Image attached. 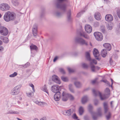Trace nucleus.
<instances>
[{"mask_svg": "<svg viewBox=\"0 0 120 120\" xmlns=\"http://www.w3.org/2000/svg\"><path fill=\"white\" fill-rule=\"evenodd\" d=\"M68 0H57L55 3L56 7L65 12L68 6Z\"/></svg>", "mask_w": 120, "mask_h": 120, "instance_id": "obj_1", "label": "nucleus"}, {"mask_svg": "<svg viewBox=\"0 0 120 120\" xmlns=\"http://www.w3.org/2000/svg\"><path fill=\"white\" fill-rule=\"evenodd\" d=\"M15 15L14 12H11L10 11H8L4 15V19L7 22H8L11 21H13L15 18Z\"/></svg>", "mask_w": 120, "mask_h": 120, "instance_id": "obj_2", "label": "nucleus"}, {"mask_svg": "<svg viewBox=\"0 0 120 120\" xmlns=\"http://www.w3.org/2000/svg\"><path fill=\"white\" fill-rule=\"evenodd\" d=\"M75 40L76 43L81 45H85L86 46L88 45L87 42L81 37H76L75 38Z\"/></svg>", "mask_w": 120, "mask_h": 120, "instance_id": "obj_3", "label": "nucleus"}, {"mask_svg": "<svg viewBox=\"0 0 120 120\" xmlns=\"http://www.w3.org/2000/svg\"><path fill=\"white\" fill-rule=\"evenodd\" d=\"M21 86V85L20 84L14 88L11 91V94L12 95H18L19 93L20 89Z\"/></svg>", "mask_w": 120, "mask_h": 120, "instance_id": "obj_4", "label": "nucleus"}, {"mask_svg": "<svg viewBox=\"0 0 120 120\" xmlns=\"http://www.w3.org/2000/svg\"><path fill=\"white\" fill-rule=\"evenodd\" d=\"M61 86H59L57 85H54L52 86L51 88L52 91L54 93H57V92H60L62 93L61 91L62 89L61 88Z\"/></svg>", "mask_w": 120, "mask_h": 120, "instance_id": "obj_5", "label": "nucleus"}, {"mask_svg": "<svg viewBox=\"0 0 120 120\" xmlns=\"http://www.w3.org/2000/svg\"><path fill=\"white\" fill-rule=\"evenodd\" d=\"M94 35L96 39L98 41H101L103 39L102 34L100 32H96L94 33Z\"/></svg>", "mask_w": 120, "mask_h": 120, "instance_id": "obj_6", "label": "nucleus"}, {"mask_svg": "<svg viewBox=\"0 0 120 120\" xmlns=\"http://www.w3.org/2000/svg\"><path fill=\"white\" fill-rule=\"evenodd\" d=\"M93 93L94 96H97L98 95L101 99V100H103L106 98L105 95L102 96L101 93L98 90L96 91L95 90H93Z\"/></svg>", "mask_w": 120, "mask_h": 120, "instance_id": "obj_7", "label": "nucleus"}, {"mask_svg": "<svg viewBox=\"0 0 120 120\" xmlns=\"http://www.w3.org/2000/svg\"><path fill=\"white\" fill-rule=\"evenodd\" d=\"M8 33V30L4 26H0V34L2 35L6 36Z\"/></svg>", "mask_w": 120, "mask_h": 120, "instance_id": "obj_8", "label": "nucleus"}, {"mask_svg": "<svg viewBox=\"0 0 120 120\" xmlns=\"http://www.w3.org/2000/svg\"><path fill=\"white\" fill-rule=\"evenodd\" d=\"M10 8V6L7 4L2 3L0 5V8L3 11L8 10Z\"/></svg>", "mask_w": 120, "mask_h": 120, "instance_id": "obj_9", "label": "nucleus"}, {"mask_svg": "<svg viewBox=\"0 0 120 120\" xmlns=\"http://www.w3.org/2000/svg\"><path fill=\"white\" fill-rule=\"evenodd\" d=\"M52 80L58 84H60L61 82L58 76L55 75H54L52 76Z\"/></svg>", "mask_w": 120, "mask_h": 120, "instance_id": "obj_10", "label": "nucleus"}, {"mask_svg": "<svg viewBox=\"0 0 120 120\" xmlns=\"http://www.w3.org/2000/svg\"><path fill=\"white\" fill-rule=\"evenodd\" d=\"M61 93L60 92L56 93L54 96V99L55 101H58L60 100L61 97Z\"/></svg>", "mask_w": 120, "mask_h": 120, "instance_id": "obj_11", "label": "nucleus"}, {"mask_svg": "<svg viewBox=\"0 0 120 120\" xmlns=\"http://www.w3.org/2000/svg\"><path fill=\"white\" fill-rule=\"evenodd\" d=\"M79 34L80 37H83L86 39H89V36L84 32H82L80 31L79 33Z\"/></svg>", "mask_w": 120, "mask_h": 120, "instance_id": "obj_12", "label": "nucleus"}, {"mask_svg": "<svg viewBox=\"0 0 120 120\" xmlns=\"http://www.w3.org/2000/svg\"><path fill=\"white\" fill-rule=\"evenodd\" d=\"M85 29L86 32L89 34L91 33L92 31V27L89 25H86L85 26Z\"/></svg>", "mask_w": 120, "mask_h": 120, "instance_id": "obj_13", "label": "nucleus"}, {"mask_svg": "<svg viewBox=\"0 0 120 120\" xmlns=\"http://www.w3.org/2000/svg\"><path fill=\"white\" fill-rule=\"evenodd\" d=\"M62 99L64 101H66L68 100V95H67L68 93H66L64 91H62Z\"/></svg>", "mask_w": 120, "mask_h": 120, "instance_id": "obj_14", "label": "nucleus"}, {"mask_svg": "<svg viewBox=\"0 0 120 120\" xmlns=\"http://www.w3.org/2000/svg\"><path fill=\"white\" fill-rule=\"evenodd\" d=\"M32 30L34 36H36L37 35V25L36 24H35L34 25Z\"/></svg>", "mask_w": 120, "mask_h": 120, "instance_id": "obj_15", "label": "nucleus"}, {"mask_svg": "<svg viewBox=\"0 0 120 120\" xmlns=\"http://www.w3.org/2000/svg\"><path fill=\"white\" fill-rule=\"evenodd\" d=\"M106 20L108 22L112 21L113 20V17L111 14H108L106 15L105 17Z\"/></svg>", "mask_w": 120, "mask_h": 120, "instance_id": "obj_16", "label": "nucleus"}, {"mask_svg": "<svg viewBox=\"0 0 120 120\" xmlns=\"http://www.w3.org/2000/svg\"><path fill=\"white\" fill-rule=\"evenodd\" d=\"M103 46L105 48L106 50L108 51H110L111 49V45L108 43H105L103 45Z\"/></svg>", "mask_w": 120, "mask_h": 120, "instance_id": "obj_17", "label": "nucleus"}, {"mask_svg": "<svg viewBox=\"0 0 120 120\" xmlns=\"http://www.w3.org/2000/svg\"><path fill=\"white\" fill-rule=\"evenodd\" d=\"M67 19L68 21L69 22L71 21L72 19L71 18V11L69 10L68 11L67 13Z\"/></svg>", "mask_w": 120, "mask_h": 120, "instance_id": "obj_18", "label": "nucleus"}, {"mask_svg": "<svg viewBox=\"0 0 120 120\" xmlns=\"http://www.w3.org/2000/svg\"><path fill=\"white\" fill-rule=\"evenodd\" d=\"M103 106L104 110V112L105 113H106L108 110V106L107 103L106 102H104Z\"/></svg>", "mask_w": 120, "mask_h": 120, "instance_id": "obj_19", "label": "nucleus"}, {"mask_svg": "<svg viewBox=\"0 0 120 120\" xmlns=\"http://www.w3.org/2000/svg\"><path fill=\"white\" fill-rule=\"evenodd\" d=\"M71 109H69L68 110H64L63 112V114L64 115H67L68 116H70L71 115Z\"/></svg>", "mask_w": 120, "mask_h": 120, "instance_id": "obj_20", "label": "nucleus"}, {"mask_svg": "<svg viewBox=\"0 0 120 120\" xmlns=\"http://www.w3.org/2000/svg\"><path fill=\"white\" fill-rule=\"evenodd\" d=\"M31 53L32 52V51L33 50H34L36 51H37L38 49V47L36 45L32 44L30 46Z\"/></svg>", "mask_w": 120, "mask_h": 120, "instance_id": "obj_21", "label": "nucleus"}, {"mask_svg": "<svg viewBox=\"0 0 120 120\" xmlns=\"http://www.w3.org/2000/svg\"><path fill=\"white\" fill-rule=\"evenodd\" d=\"M94 17L97 20H99L101 19V17L100 13L98 12H96L94 15Z\"/></svg>", "mask_w": 120, "mask_h": 120, "instance_id": "obj_22", "label": "nucleus"}, {"mask_svg": "<svg viewBox=\"0 0 120 120\" xmlns=\"http://www.w3.org/2000/svg\"><path fill=\"white\" fill-rule=\"evenodd\" d=\"M86 57L88 61H91L92 59L90 56V53L88 52H86Z\"/></svg>", "mask_w": 120, "mask_h": 120, "instance_id": "obj_23", "label": "nucleus"}, {"mask_svg": "<svg viewBox=\"0 0 120 120\" xmlns=\"http://www.w3.org/2000/svg\"><path fill=\"white\" fill-rule=\"evenodd\" d=\"M88 109L89 112L91 114H94V112L93 111V107L91 104H90L89 105Z\"/></svg>", "mask_w": 120, "mask_h": 120, "instance_id": "obj_24", "label": "nucleus"}, {"mask_svg": "<svg viewBox=\"0 0 120 120\" xmlns=\"http://www.w3.org/2000/svg\"><path fill=\"white\" fill-rule=\"evenodd\" d=\"M113 24L112 23L110 22L107 24L106 27L108 30H111L113 28Z\"/></svg>", "mask_w": 120, "mask_h": 120, "instance_id": "obj_25", "label": "nucleus"}, {"mask_svg": "<svg viewBox=\"0 0 120 120\" xmlns=\"http://www.w3.org/2000/svg\"><path fill=\"white\" fill-rule=\"evenodd\" d=\"M74 84L76 87L78 88H79L82 87V84L80 82L76 81L74 82Z\"/></svg>", "mask_w": 120, "mask_h": 120, "instance_id": "obj_26", "label": "nucleus"}, {"mask_svg": "<svg viewBox=\"0 0 120 120\" xmlns=\"http://www.w3.org/2000/svg\"><path fill=\"white\" fill-rule=\"evenodd\" d=\"M12 3L14 6H18L19 4V0H12Z\"/></svg>", "mask_w": 120, "mask_h": 120, "instance_id": "obj_27", "label": "nucleus"}, {"mask_svg": "<svg viewBox=\"0 0 120 120\" xmlns=\"http://www.w3.org/2000/svg\"><path fill=\"white\" fill-rule=\"evenodd\" d=\"M101 55L103 57H105L107 54V52L105 49H103L101 52Z\"/></svg>", "mask_w": 120, "mask_h": 120, "instance_id": "obj_28", "label": "nucleus"}, {"mask_svg": "<svg viewBox=\"0 0 120 120\" xmlns=\"http://www.w3.org/2000/svg\"><path fill=\"white\" fill-rule=\"evenodd\" d=\"M87 96H84L82 98V104H84L87 101Z\"/></svg>", "mask_w": 120, "mask_h": 120, "instance_id": "obj_29", "label": "nucleus"}, {"mask_svg": "<svg viewBox=\"0 0 120 120\" xmlns=\"http://www.w3.org/2000/svg\"><path fill=\"white\" fill-rule=\"evenodd\" d=\"M69 89L70 91L73 93H75V91L73 88V85L71 84H70L68 86Z\"/></svg>", "mask_w": 120, "mask_h": 120, "instance_id": "obj_30", "label": "nucleus"}, {"mask_svg": "<svg viewBox=\"0 0 120 120\" xmlns=\"http://www.w3.org/2000/svg\"><path fill=\"white\" fill-rule=\"evenodd\" d=\"M55 15L58 17H60L62 15V13L59 11L56 10L55 11Z\"/></svg>", "mask_w": 120, "mask_h": 120, "instance_id": "obj_31", "label": "nucleus"}, {"mask_svg": "<svg viewBox=\"0 0 120 120\" xmlns=\"http://www.w3.org/2000/svg\"><path fill=\"white\" fill-rule=\"evenodd\" d=\"M30 65V63L29 62H27L24 65H21V66L22 67V68H26Z\"/></svg>", "mask_w": 120, "mask_h": 120, "instance_id": "obj_32", "label": "nucleus"}, {"mask_svg": "<svg viewBox=\"0 0 120 120\" xmlns=\"http://www.w3.org/2000/svg\"><path fill=\"white\" fill-rule=\"evenodd\" d=\"M90 66L92 71L93 72L95 71V66L94 65H92V63L91 62H90Z\"/></svg>", "mask_w": 120, "mask_h": 120, "instance_id": "obj_33", "label": "nucleus"}, {"mask_svg": "<svg viewBox=\"0 0 120 120\" xmlns=\"http://www.w3.org/2000/svg\"><path fill=\"white\" fill-rule=\"evenodd\" d=\"M7 114H19V112L17 111H14L13 110H11L8 111V112L7 113Z\"/></svg>", "mask_w": 120, "mask_h": 120, "instance_id": "obj_34", "label": "nucleus"}, {"mask_svg": "<svg viewBox=\"0 0 120 120\" xmlns=\"http://www.w3.org/2000/svg\"><path fill=\"white\" fill-rule=\"evenodd\" d=\"M98 50L96 48L94 49L93 53L94 56L97 55L98 54Z\"/></svg>", "mask_w": 120, "mask_h": 120, "instance_id": "obj_35", "label": "nucleus"}, {"mask_svg": "<svg viewBox=\"0 0 120 120\" xmlns=\"http://www.w3.org/2000/svg\"><path fill=\"white\" fill-rule=\"evenodd\" d=\"M105 92L107 95H109L110 94V90L108 88H106L105 90Z\"/></svg>", "mask_w": 120, "mask_h": 120, "instance_id": "obj_36", "label": "nucleus"}, {"mask_svg": "<svg viewBox=\"0 0 120 120\" xmlns=\"http://www.w3.org/2000/svg\"><path fill=\"white\" fill-rule=\"evenodd\" d=\"M79 111V114L80 115H82L84 112L83 108L82 106L80 107Z\"/></svg>", "mask_w": 120, "mask_h": 120, "instance_id": "obj_37", "label": "nucleus"}, {"mask_svg": "<svg viewBox=\"0 0 120 120\" xmlns=\"http://www.w3.org/2000/svg\"><path fill=\"white\" fill-rule=\"evenodd\" d=\"M42 90L43 91L47 93L48 95H49V93L48 92V90L47 89L45 85L43 87Z\"/></svg>", "mask_w": 120, "mask_h": 120, "instance_id": "obj_38", "label": "nucleus"}, {"mask_svg": "<svg viewBox=\"0 0 120 120\" xmlns=\"http://www.w3.org/2000/svg\"><path fill=\"white\" fill-rule=\"evenodd\" d=\"M85 11L84 10H82L77 15L76 17H80L81 14H82L84 12H85Z\"/></svg>", "mask_w": 120, "mask_h": 120, "instance_id": "obj_39", "label": "nucleus"}, {"mask_svg": "<svg viewBox=\"0 0 120 120\" xmlns=\"http://www.w3.org/2000/svg\"><path fill=\"white\" fill-rule=\"evenodd\" d=\"M68 98H69L71 100H73L74 99L73 96L71 94L68 93Z\"/></svg>", "mask_w": 120, "mask_h": 120, "instance_id": "obj_40", "label": "nucleus"}, {"mask_svg": "<svg viewBox=\"0 0 120 120\" xmlns=\"http://www.w3.org/2000/svg\"><path fill=\"white\" fill-rule=\"evenodd\" d=\"M61 79L64 82H67L68 81V78L65 77L64 76H62L61 77Z\"/></svg>", "mask_w": 120, "mask_h": 120, "instance_id": "obj_41", "label": "nucleus"}, {"mask_svg": "<svg viewBox=\"0 0 120 120\" xmlns=\"http://www.w3.org/2000/svg\"><path fill=\"white\" fill-rule=\"evenodd\" d=\"M36 103L38 104L39 105L41 106H43V105H44L45 103L44 102H38V101L37 103Z\"/></svg>", "mask_w": 120, "mask_h": 120, "instance_id": "obj_42", "label": "nucleus"}, {"mask_svg": "<svg viewBox=\"0 0 120 120\" xmlns=\"http://www.w3.org/2000/svg\"><path fill=\"white\" fill-rule=\"evenodd\" d=\"M3 41L4 43H8L9 42V40L7 37H5L4 38V39Z\"/></svg>", "mask_w": 120, "mask_h": 120, "instance_id": "obj_43", "label": "nucleus"}, {"mask_svg": "<svg viewBox=\"0 0 120 120\" xmlns=\"http://www.w3.org/2000/svg\"><path fill=\"white\" fill-rule=\"evenodd\" d=\"M17 72H15L13 74L10 75H9V77H13L16 76L17 75Z\"/></svg>", "mask_w": 120, "mask_h": 120, "instance_id": "obj_44", "label": "nucleus"}, {"mask_svg": "<svg viewBox=\"0 0 120 120\" xmlns=\"http://www.w3.org/2000/svg\"><path fill=\"white\" fill-rule=\"evenodd\" d=\"M97 113L95 112L93 114H91L92 116L93 119L94 120H96L97 118V116H95L97 114Z\"/></svg>", "mask_w": 120, "mask_h": 120, "instance_id": "obj_45", "label": "nucleus"}, {"mask_svg": "<svg viewBox=\"0 0 120 120\" xmlns=\"http://www.w3.org/2000/svg\"><path fill=\"white\" fill-rule=\"evenodd\" d=\"M82 67L84 68H88V65L85 63H83L82 64Z\"/></svg>", "mask_w": 120, "mask_h": 120, "instance_id": "obj_46", "label": "nucleus"}, {"mask_svg": "<svg viewBox=\"0 0 120 120\" xmlns=\"http://www.w3.org/2000/svg\"><path fill=\"white\" fill-rule=\"evenodd\" d=\"M118 17L120 19V9H118L116 11Z\"/></svg>", "mask_w": 120, "mask_h": 120, "instance_id": "obj_47", "label": "nucleus"}, {"mask_svg": "<svg viewBox=\"0 0 120 120\" xmlns=\"http://www.w3.org/2000/svg\"><path fill=\"white\" fill-rule=\"evenodd\" d=\"M72 117L73 119L75 120L77 119L78 118V117L77 116L76 114L75 113H74L73 114Z\"/></svg>", "mask_w": 120, "mask_h": 120, "instance_id": "obj_48", "label": "nucleus"}, {"mask_svg": "<svg viewBox=\"0 0 120 120\" xmlns=\"http://www.w3.org/2000/svg\"><path fill=\"white\" fill-rule=\"evenodd\" d=\"M84 120H90L89 117L87 115H86L84 116Z\"/></svg>", "mask_w": 120, "mask_h": 120, "instance_id": "obj_49", "label": "nucleus"}, {"mask_svg": "<svg viewBox=\"0 0 120 120\" xmlns=\"http://www.w3.org/2000/svg\"><path fill=\"white\" fill-rule=\"evenodd\" d=\"M106 118L107 120H109L111 117V114L110 112H109L108 114L106 116Z\"/></svg>", "mask_w": 120, "mask_h": 120, "instance_id": "obj_50", "label": "nucleus"}, {"mask_svg": "<svg viewBox=\"0 0 120 120\" xmlns=\"http://www.w3.org/2000/svg\"><path fill=\"white\" fill-rule=\"evenodd\" d=\"M92 61L90 62H91L92 63V65H94L93 63L94 64H97V61L95 59H93L92 60Z\"/></svg>", "mask_w": 120, "mask_h": 120, "instance_id": "obj_51", "label": "nucleus"}, {"mask_svg": "<svg viewBox=\"0 0 120 120\" xmlns=\"http://www.w3.org/2000/svg\"><path fill=\"white\" fill-rule=\"evenodd\" d=\"M59 71L63 74H64L65 72L64 69L62 68H60L59 69Z\"/></svg>", "mask_w": 120, "mask_h": 120, "instance_id": "obj_52", "label": "nucleus"}, {"mask_svg": "<svg viewBox=\"0 0 120 120\" xmlns=\"http://www.w3.org/2000/svg\"><path fill=\"white\" fill-rule=\"evenodd\" d=\"M99 25V23L97 22H95L94 23V26L96 27H97Z\"/></svg>", "mask_w": 120, "mask_h": 120, "instance_id": "obj_53", "label": "nucleus"}, {"mask_svg": "<svg viewBox=\"0 0 120 120\" xmlns=\"http://www.w3.org/2000/svg\"><path fill=\"white\" fill-rule=\"evenodd\" d=\"M94 57L97 60H98V61H100L101 59V58L100 57H99L98 56L96 55L94 56Z\"/></svg>", "mask_w": 120, "mask_h": 120, "instance_id": "obj_54", "label": "nucleus"}, {"mask_svg": "<svg viewBox=\"0 0 120 120\" xmlns=\"http://www.w3.org/2000/svg\"><path fill=\"white\" fill-rule=\"evenodd\" d=\"M98 103V100L96 99H95L94 100V104L95 105H97Z\"/></svg>", "mask_w": 120, "mask_h": 120, "instance_id": "obj_55", "label": "nucleus"}, {"mask_svg": "<svg viewBox=\"0 0 120 120\" xmlns=\"http://www.w3.org/2000/svg\"><path fill=\"white\" fill-rule=\"evenodd\" d=\"M4 50V48L2 46H0V52H3Z\"/></svg>", "mask_w": 120, "mask_h": 120, "instance_id": "obj_56", "label": "nucleus"}, {"mask_svg": "<svg viewBox=\"0 0 120 120\" xmlns=\"http://www.w3.org/2000/svg\"><path fill=\"white\" fill-rule=\"evenodd\" d=\"M44 15V10H42L41 12V13L40 16L41 18Z\"/></svg>", "mask_w": 120, "mask_h": 120, "instance_id": "obj_57", "label": "nucleus"}, {"mask_svg": "<svg viewBox=\"0 0 120 120\" xmlns=\"http://www.w3.org/2000/svg\"><path fill=\"white\" fill-rule=\"evenodd\" d=\"M68 70L69 73H70L73 72L74 71L73 70L71 69L70 68H68Z\"/></svg>", "mask_w": 120, "mask_h": 120, "instance_id": "obj_58", "label": "nucleus"}, {"mask_svg": "<svg viewBox=\"0 0 120 120\" xmlns=\"http://www.w3.org/2000/svg\"><path fill=\"white\" fill-rule=\"evenodd\" d=\"M113 102V101H111L110 102L111 107V108L112 109H113L114 107V106L112 104V103Z\"/></svg>", "mask_w": 120, "mask_h": 120, "instance_id": "obj_59", "label": "nucleus"}, {"mask_svg": "<svg viewBox=\"0 0 120 120\" xmlns=\"http://www.w3.org/2000/svg\"><path fill=\"white\" fill-rule=\"evenodd\" d=\"M58 57L57 56H55L53 60V61L54 62H55L58 59Z\"/></svg>", "mask_w": 120, "mask_h": 120, "instance_id": "obj_60", "label": "nucleus"}, {"mask_svg": "<svg viewBox=\"0 0 120 120\" xmlns=\"http://www.w3.org/2000/svg\"><path fill=\"white\" fill-rule=\"evenodd\" d=\"M32 93V92L31 91V92H30L28 93H27V94L28 97H30L31 96Z\"/></svg>", "mask_w": 120, "mask_h": 120, "instance_id": "obj_61", "label": "nucleus"}, {"mask_svg": "<svg viewBox=\"0 0 120 120\" xmlns=\"http://www.w3.org/2000/svg\"><path fill=\"white\" fill-rule=\"evenodd\" d=\"M88 19L89 20H90V21H91L93 20V18L92 17H89L88 18Z\"/></svg>", "mask_w": 120, "mask_h": 120, "instance_id": "obj_62", "label": "nucleus"}, {"mask_svg": "<svg viewBox=\"0 0 120 120\" xmlns=\"http://www.w3.org/2000/svg\"><path fill=\"white\" fill-rule=\"evenodd\" d=\"M96 80H93L92 81V83L93 84H94L96 83Z\"/></svg>", "mask_w": 120, "mask_h": 120, "instance_id": "obj_63", "label": "nucleus"}, {"mask_svg": "<svg viewBox=\"0 0 120 120\" xmlns=\"http://www.w3.org/2000/svg\"><path fill=\"white\" fill-rule=\"evenodd\" d=\"M40 120H46V118L45 117H44L41 119Z\"/></svg>", "mask_w": 120, "mask_h": 120, "instance_id": "obj_64", "label": "nucleus"}]
</instances>
